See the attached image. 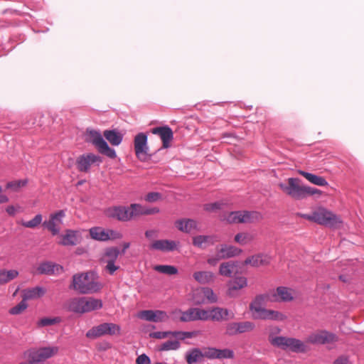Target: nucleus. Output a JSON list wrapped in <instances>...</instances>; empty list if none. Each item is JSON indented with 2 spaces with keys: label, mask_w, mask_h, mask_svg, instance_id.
I'll return each mask as SVG.
<instances>
[{
  "label": "nucleus",
  "mask_w": 364,
  "mask_h": 364,
  "mask_svg": "<svg viewBox=\"0 0 364 364\" xmlns=\"http://www.w3.org/2000/svg\"><path fill=\"white\" fill-rule=\"evenodd\" d=\"M69 287L81 294H88L98 292L103 287V284L99 282L95 272H87L74 274Z\"/></svg>",
  "instance_id": "1"
},
{
  "label": "nucleus",
  "mask_w": 364,
  "mask_h": 364,
  "mask_svg": "<svg viewBox=\"0 0 364 364\" xmlns=\"http://www.w3.org/2000/svg\"><path fill=\"white\" fill-rule=\"evenodd\" d=\"M300 216L319 225L332 228H337L342 223L340 217L323 208H318L311 214H300Z\"/></svg>",
  "instance_id": "2"
},
{
  "label": "nucleus",
  "mask_w": 364,
  "mask_h": 364,
  "mask_svg": "<svg viewBox=\"0 0 364 364\" xmlns=\"http://www.w3.org/2000/svg\"><path fill=\"white\" fill-rule=\"evenodd\" d=\"M270 343L276 347L283 350H289L294 353H305L308 350L306 341L294 338H288L284 336H276L269 338Z\"/></svg>",
  "instance_id": "3"
},
{
  "label": "nucleus",
  "mask_w": 364,
  "mask_h": 364,
  "mask_svg": "<svg viewBox=\"0 0 364 364\" xmlns=\"http://www.w3.org/2000/svg\"><path fill=\"white\" fill-rule=\"evenodd\" d=\"M85 141L92 143L100 154L110 159L116 158L115 151L108 146L99 132L87 129L85 132Z\"/></svg>",
  "instance_id": "4"
},
{
  "label": "nucleus",
  "mask_w": 364,
  "mask_h": 364,
  "mask_svg": "<svg viewBox=\"0 0 364 364\" xmlns=\"http://www.w3.org/2000/svg\"><path fill=\"white\" fill-rule=\"evenodd\" d=\"M120 255V251L117 247H109L104 250L100 257V262L104 266V270L110 275H113L120 267L117 264V260Z\"/></svg>",
  "instance_id": "5"
},
{
  "label": "nucleus",
  "mask_w": 364,
  "mask_h": 364,
  "mask_svg": "<svg viewBox=\"0 0 364 364\" xmlns=\"http://www.w3.org/2000/svg\"><path fill=\"white\" fill-rule=\"evenodd\" d=\"M280 190L294 200L304 198V186L300 185V179L297 178H289L285 183H278Z\"/></svg>",
  "instance_id": "6"
},
{
  "label": "nucleus",
  "mask_w": 364,
  "mask_h": 364,
  "mask_svg": "<svg viewBox=\"0 0 364 364\" xmlns=\"http://www.w3.org/2000/svg\"><path fill=\"white\" fill-rule=\"evenodd\" d=\"M120 334V326L113 323H104L93 327L86 333L88 338H97L105 335L114 336Z\"/></svg>",
  "instance_id": "7"
},
{
  "label": "nucleus",
  "mask_w": 364,
  "mask_h": 364,
  "mask_svg": "<svg viewBox=\"0 0 364 364\" xmlns=\"http://www.w3.org/2000/svg\"><path fill=\"white\" fill-rule=\"evenodd\" d=\"M59 351L58 346H46L33 349L28 351V357L33 362H41L57 355Z\"/></svg>",
  "instance_id": "8"
},
{
  "label": "nucleus",
  "mask_w": 364,
  "mask_h": 364,
  "mask_svg": "<svg viewBox=\"0 0 364 364\" xmlns=\"http://www.w3.org/2000/svg\"><path fill=\"white\" fill-rule=\"evenodd\" d=\"M338 341L337 336L326 331H318L311 333L306 338V343L321 345L333 343Z\"/></svg>",
  "instance_id": "9"
},
{
  "label": "nucleus",
  "mask_w": 364,
  "mask_h": 364,
  "mask_svg": "<svg viewBox=\"0 0 364 364\" xmlns=\"http://www.w3.org/2000/svg\"><path fill=\"white\" fill-rule=\"evenodd\" d=\"M136 156L141 161H146L149 159L148 154L147 136L144 133L136 134L134 140Z\"/></svg>",
  "instance_id": "10"
},
{
  "label": "nucleus",
  "mask_w": 364,
  "mask_h": 364,
  "mask_svg": "<svg viewBox=\"0 0 364 364\" xmlns=\"http://www.w3.org/2000/svg\"><path fill=\"white\" fill-rule=\"evenodd\" d=\"M271 301L290 302L296 297V291L286 287H279L269 291Z\"/></svg>",
  "instance_id": "11"
},
{
  "label": "nucleus",
  "mask_w": 364,
  "mask_h": 364,
  "mask_svg": "<svg viewBox=\"0 0 364 364\" xmlns=\"http://www.w3.org/2000/svg\"><path fill=\"white\" fill-rule=\"evenodd\" d=\"M226 294L230 298L239 296V291L247 287V279L243 276L236 277L227 282Z\"/></svg>",
  "instance_id": "12"
},
{
  "label": "nucleus",
  "mask_w": 364,
  "mask_h": 364,
  "mask_svg": "<svg viewBox=\"0 0 364 364\" xmlns=\"http://www.w3.org/2000/svg\"><path fill=\"white\" fill-rule=\"evenodd\" d=\"M102 161V158L100 156L90 153L79 156L77 159L76 165L79 171L87 172L92 164H99Z\"/></svg>",
  "instance_id": "13"
},
{
  "label": "nucleus",
  "mask_w": 364,
  "mask_h": 364,
  "mask_svg": "<svg viewBox=\"0 0 364 364\" xmlns=\"http://www.w3.org/2000/svg\"><path fill=\"white\" fill-rule=\"evenodd\" d=\"M65 214L64 210H59L55 213L51 214L50 219L45 221L43 225L46 227L53 235H58L63 224V218Z\"/></svg>",
  "instance_id": "14"
},
{
  "label": "nucleus",
  "mask_w": 364,
  "mask_h": 364,
  "mask_svg": "<svg viewBox=\"0 0 364 364\" xmlns=\"http://www.w3.org/2000/svg\"><path fill=\"white\" fill-rule=\"evenodd\" d=\"M218 301V297L215 294L212 289L209 287H203L198 289L194 294V302L196 304H201L205 303H215Z\"/></svg>",
  "instance_id": "15"
},
{
  "label": "nucleus",
  "mask_w": 364,
  "mask_h": 364,
  "mask_svg": "<svg viewBox=\"0 0 364 364\" xmlns=\"http://www.w3.org/2000/svg\"><path fill=\"white\" fill-rule=\"evenodd\" d=\"M153 134L159 135L162 141V147L167 149L171 146V141L173 139L172 129L168 126L158 127L151 130Z\"/></svg>",
  "instance_id": "16"
},
{
  "label": "nucleus",
  "mask_w": 364,
  "mask_h": 364,
  "mask_svg": "<svg viewBox=\"0 0 364 364\" xmlns=\"http://www.w3.org/2000/svg\"><path fill=\"white\" fill-rule=\"evenodd\" d=\"M137 317L139 318L152 321V322H161L165 321L168 316L166 313L163 311H153V310H144L138 313Z\"/></svg>",
  "instance_id": "17"
},
{
  "label": "nucleus",
  "mask_w": 364,
  "mask_h": 364,
  "mask_svg": "<svg viewBox=\"0 0 364 364\" xmlns=\"http://www.w3.org/2000/svg\"><path fill=\"white\" fill-rule=\"evenodd\" d=\"M180 242L169 240H154L149 248L151 250H159L162 252H171L177 249Z\"/></svg>",
  "instance_id": "18"
},
{
  "label": "nucleus",
  "mask_w": 364,
  "mask_h": 364,
  "mask_svg": "<svg viewBox=\"0 0 364 364\" xmlns=\"http://www.w3.org/2000/svg\"><path fill=\"white\" fill-rule=\"evenodd\" d=\"M267 301H271L269 292L257 296L250 303V309L252 312L254 318H255V315H259L263 311L264 309L263 306Z\"/></svg>",
  "instance_id": "19"
},
{
  "label": "nucleus",
  "mask_w": 364,
  "mask_h": 364,
  "mask_svg": "<svg viewBox=\"0 0 364 364\" xmlns=\"http://www.w3.org/2000/svg\"><path fill=\"white\" fill-rule=\"evenodd\" d=\"M234 314L230 315L228 309L221 307H213L209 309V320L213 321H226L228 318H233Z\"/></svg>",
  "instance_id": "20"
},
{
  "label": "nucleus",
  "mask_w": 364,
  "mask_h": 364,
  "mask_svg": "<svg viewBox=\"0 0 364 364\" xmlns=\"http://www.w3.org/2000/svg\"><path fill=\"white\" fill-rule=\"evenodd\" d=\"M271 258L269 256L264 254H257L247 257L244 262V265H250L252 267H258L260 266H266L270 263Z\"/></svg>",
  "instance_id": "21"
},
{
  "label": "nucleus",
  "mask_w": 364,
  "mask_h": 364,
  "mask_svg": "<svg viewBox=\"0 0 364 364\" xmlns=\"http://www.w3.org/2000/svg\"><path fill=\"white\" fill-rule=\"evenodd\" d=\"M255 318L283 321L287 318V316L281 311L264 308L259 315H255Z\"/></svg>",
  "instance_id": "22"
},
{
  "label": "nucleus",
  "mask_w": 364,
  "mask_h": 364,
  "mask_svg": "<svg viewBox=\"0 0 364 364\" xmlns=\"http://www.w3.org/2000/svg\"><path fill=\"white\" fill-rule=\"evenodd\" d=\"M107 215L118 220L128 221L130 220V213L128 207L118 206L109 208L107 210Z\"/></svg>",
  "instance_id": "23"
},
{
  "label": "nucleus",
  "mask_w": 364,
  "mask_h": 364,
  "mask_svg": "<svg viewBox=\"0 0 364 364\" xmlns=\"http://www.w3.org/2000/svg\"><path fill=\"white\" fill-rule=\"evenodd\" d=\"M239 262L237 261L224 262L220 264L219 274L225 277H232L238 273Z\"/></svg>",
  "instance_id": "24"
},
{
  "label": "nucleus",
  "mask_w": 364,
  "mask_h": 364,
  "mask_svg": "<svg viewBox=\"0 0 364 364\" xmlns=\"http://www.w3.org/2000/svg\"><path fill=\"white\" fill-rule=\"evenodd\" d=\"M216 251L220 254L223 259L240 255L242 250L235 246L222 244L216 247Z\"/></svg>",
  "instance_id": "25"
},
{
  "label": "nucleus",
  "mask_w": 364,
  "mask_h": 364,
  "mask_svg": "<svg viewBox=\"0 0 364 364\" xmlns=\"http://www.w3.org/2000/svg\"><path fill=\"white\" fill-rule=\"evenodd\" d=\"M216 241V237L213 235H199L192 238V244L195 247L203 250L210 245H213Z\"/></svg>",
  "instance_id": "26"
},
{
  "label": "nucleus",
  "mask_w": 364,
  "mask_h": 364,
  "mask_svg": "<svg viewBox=\"0 0 364 364\" xmlns=\"http://www.w3.org/2000/svg\"><path fill=\"white\" fill-rule=\"evenodd\" d=\"M176 228L181 232L191 233L193 230H198V223L193 219H182L176 222Z\"/></svg>",
  "instance_id": "27"
},
{
  "label": "nucleus",
  "mask_w": 364,
  "mask_h": 364,
  "mask_svg": "<svg viewBox=\"0 0 364 364\" xmlns=\"http://www.w3.org/2000/svg\"><path fill=\"white\" fill-rule=\"evenodd\" d=\"M60 241L58 244L63 246H74L79 242L77 232L71 230H67L64 235L60 236Z\"/></svg>",
  "instance_id": "28"
},
{
  "label": "nucleus",
  "mask_w": 364,
  "mask_h": 364,
  "mask_svg": "<svg viewBox=\"0 0 364 364\" xmlns=\"http://www.w3.org/2000/svg\"><path fill=\"white\" fill-rule=\"evenodd\" d=\"M193 279L200 284H208L213 282L215 275L210 271H197L193 274Z\"/></svg>",
  "instance_id": "29"
},
{
  "label": "nucleus",
  "mask_w": 364,
  "mask_h": 364,
  "mask_svg": "<svg viewBox=\"0 0 364 364\" xmlns=\"http://www.w3.org/2000/svg\"><path fill=\"white\" fill-rule=\"evenodd\" d=\"M83 314L92 311L97 310L102 308V302L100 299L92 297H82Z\"/></svg>",
  "instance_id": "30"
},
{
  "label": "nucleus",
  "mask_w": 364,
  "mask_h": 364,
  "mask_svg": "<svg viewBox=\"0 0 364 364\" xmlns=\"http://www.w3.org/2000/svg\"><path fill=\"white\" fill-rule=\"evenodd\" d=\"M242 210H238L223 213L220 215V218L221 221L225 222L228 224H238L242 223Z\"/></svg>",
  "instance_id": "31"
},
{
  "label": "nucleus",
  "mask_w": 364,
  "mask_h": 364,
  "mask_svg": "<svg viewBox=\"0 0 364 364\" xmlns=\"http://www.w3.org/2000/svg\"><path fill=\"white\" fill-rule=\"evenodd\" d=\"M45 293L46 290L40 287L26 289L22 291V299L26 301L35 299L43 296Z\"/></svg>",
  "instance_id": "32"
},
{
  "label": "nucleus",
  "mask_w": 364,
  "mask_h": 364,
  "mask_svg": "<svg viewBox=\"0 0 364 364\" xmlns=\"http://www.w3.org/2000/svg\"><path fill=\"white\" fill-rule=\"evenodd\" d=\"M242 223H254L263 219L262 215L257 211L242 210Z\"/></svg>",
  "instance_id": "33"
},
{
  "label": "nucleus",
  "mask_w": 364,
  "mask_h": 364,
  "mask_svg": "<svg viewBox=\"0 0 364 364\" xmlns=\"http://www.w3.org/2000/svg\"><path fill=\"white\" fill-rule=\"evenodd\" d=\"M299 173L313 184L319 186H326L328 184L326 178L322 176L314 175L304 171H299Z\"/></svg>",
  "instance_id": "34"
},
{
  "label": "nucleus",
  "mask_w": 364,
  "mask_h": 364,
  "mask_svg": "<svg viewBox=\"0 0 364 364\" xmlns=\"http://www.w3.org/2000/svg\"><path fill=\"white\" fill-rule=\"evenodd\" d=\"M82 298H73L65 303L66 308L73 312L83 314Z\"/></svg>",
  "instance_id": "35"
},
{
  "label": "nucleus",
  "mask_w": 364,
  "mask_h": 364,
  "mask_svg": "<svg viewBox=\"0 0 364 364\" xmlns=\"http://www.w3.org/2000/svg\"><path fill=\"white\" fill-rule=\"evenodd\" d=\"M18 271L16 269H0V285L5 284L14 280L18 276Z\"/></svg>",
  "instance_id": "36"
},
{
  "label": "nucleus",
  "mask_w": 364,
  "mask_h": 364,
  "mask_svg": "<svg viewBox=\"0 0 364 364\" xmlns=\"http://www.w3.org/2000/svg\"><path fill=\"white\" fill-rule=\"evenodd\" d=\"M103 135L113 146L119 145L122 141V134L114 130H105Z\"/></svg>",
  "instance_id": "37"
},
{
  "label": "nucleus",
  "mask_w": 364,
  "mask_h": 364,
  "mask_svg": "<svg viewBox=\"0 0 364 364\" xmlns=\"http://www.w3.org/2000/svg\"><path fill=\"white\" fill-rule=\"evenodd\" d=\"M174 314L180 315L179 321L181 322L196 321V308H191L186 311L176 309Z\"/></svg>",
  "instance_id": "38"
},
{
  "label": "nucleus",
  "mask_w": 364,
  "mask_h": 364,
  "mask_svg": "<svg viewBox=\"0 0 364 364\" xmlns=\"http://www.w3.org/2000/svg\"><path fill=\"white\" fill-rule=\"evenodd\" d=\"M90 235L92 239L96 240H107V229L102 228L101 227H95L90 229Z\"/></svg>",
  "instance_id": "39"
},
{
  "label": "nucleus",
  "mask_w": 364,
  "mask_h": 364,
  "mask_svg": "<svg viewBox=\"0 0 364 364\" xmlns=\"http://www.w3.org/2000/svg\"><path fill=\"white\" fill-rule=\"evenodd\" d=\"M59 269H62V267L56 264H54L50 262H47L42 263L38 270L41 274H54L55 271H58Z\"/></svg>",
  "instance_id": "40"
},
{
  "label": "nucleus",
  "mask_w": 364,
  "mask_h": 364,
  "mask_svg": "<svg viewBox=\"0 0 364 364\" xmlns=\"http://www.w3.org/2000/svg\"><path fill=\"white\" fill-rule=\"evenodd\" d=\"M180 342L177 339L169 340L157 346L156 349L159 351L176 350L180 348Z\"/></svg>",
  "instance_id": "41"
},
{
  "label": "nucleus",
  "mask_w": 364,
  "mask_h": 364,
  "mask_svg": "<svg viewBox=\"0 0 364 364\" xmlns=\"http://www.w3.org/2000/svg\"><path fill=\"white\" fill-rule=\"evenodd\" d=\"M203 357H204L203 352L198 348H193L187 353L186 358L188 364H193L198 362Z\"/></svg>",
  "instance_id": "42"
},
{
  "label": "nucleus",
  "mask_w": 364,
  "mask_h": 364,
  "mask_svg": "<svg viewBox=\"0 0 364 364\" xmlns=\"http://www.w3.org/2000/svg\"><path fill=\"white\" fill-rule=\"evenodd\" d=\"M254 240V236L248 232H240L235 235L234 240L240 245H245Z\"/></svg>",
  "instance_id": "43"
},
{
  "label": "nucleus",
  "mask_w": 364,
  "mask_h": 364,
  "mask_svg": "<svg viewBox=\"0 0 364 364\" xmlns=\"http://www.w3.org/2000/svg\"><path fill=\"white\" fill-rule=\"evenodd\" d=\"M27 183V179L12 181L6 183V188L13 192H18L22 188L25 187Z\"/></svg>",
  "instance_id": "44"
},
{
  "label": "nucleus",
  "mask_w": 364,
  "mask_h": 364,
  "mask_svg": "<svg viewBox=\"0 0 364 364\" xmlns=\"http://www.w3.org/2000/svg\"><path fill=\"white\" fill-rule=\"evenodd\" d=\"M154 269L167 275H173L178 273L177 268L172 265H156L154 267Z\"/></svg>",
  "instance_id": "45"
},
{
  "label": "nucleus",
  "mask_w": 364,
  "mask_h": 364,
  "mask_svg": "<svg viewBox=\"0 0 364 364\" xmlns=\"http://www.w3.org/2000/svg\"><path fill=\"white\" fill-rule=\"evenodd\" d=\"M255 325L251 321L237 322V334L250 332L254 330Z\"/></svg>",
  "instance_id": "46"
},
{
  "label": "nucleus",
  "mask_w": 364,
  "mask_h": 364,
  "mask_svg": "<svg viewBox=\"0 0 364 364\" xmlns=\"http://www.w3.org/2000/svg\"><path fill=\"white\" fill-rule=\"evenodd\" d=\"M42 220V215L41 214H38L29 221H21V224L25 228H35L41 223Z\"/></svg>",
  "instance_id": "47"
},
{
  "label": "nucleus",
  "mask_w": 364,
  "mask_h": 364,
  "mask_svg": "<svg viewBox=\"0 0 364 364\" xmlns=\"http://www.w3.org/2000/svg\"><path fill=\"white\" fill-rule=\"evenodd\" d=\"M128 208L130 213V220L143 215V206L139 204L134 203Z\"/></svg>",
  "instance_id": "48"
},
{
  "label": "nucleus",
  "mask_w": 364,
  "mask_h": 364,
  "mask_svg": "<svg viewBox=\"0 0 364 364\" xmlns=\"http://www.w3.org/2000/svg\"><path fill=\"white\" fill-rule=\"evenodd\" d=\"M237 334V322H230L226 323L225 327V335L233 336Z\"/></svg>",
  "instance_id": "49"
},
{
  "label": "nucleus",
  "mask_w": 364,
  "mask_h": 364,
  "mask_svg": "<svg viewBox=\"0 0 364 364\" xmlns=\"http://www.w3.org/2000/svg\"><path fill=\"white\" fill-rule=\"evenodd\" d=\"M60 321L58 318H43L40 319L37 323L38 327H44L54 325Z\"/></svg>",
  "instance_id": "50"
},
{
  "label": "nucleus",
  "mask_w": 364,
  "mask_h": 364,
  "mask_svg": "<svg viewBox=\"0 0 364 364\" xmlns=\"http://www.w3.org/2000/svg\"><path fill=\"white\" fill-rule=\"evenodd\" d=\"M27 306L28 305L26 303V300H23V299L19 304L9 310V313L13 315L19 314L22 313L25 309H26Z\"/></svg>",
  "instance_id": "51"
},
{
  "label": "nucleus",
  "mask_w": 364,
  "mask_h": 364,
  "mask_svg": "<svg viewBox=\"0 0 364 364\" xmlns=\"http://www.w3.org/2000/svg\"><path fill=\"white\" fill-rule=\"evenodd\" d=\"M196 321H208L209 320V309H204L200 308H196Z\"/></svg>",
  "instance_id": "52"
},
{
  "label": "nucleus",
  "mask_w": 364,
  "mask_h": 364,
  "mask_svg": "<svg viewBox=\"0 0 364 364\" xmlns=\"http://www.w3.org/2000/svg\"><path fill=\"white\" fill-rule=\"evenodd\" d=\"M234 352L229 348L218 349V359L233 358Z\"/></svg>",
  "instance_id": "53"
},
{
  "label": "nucleus",
  "mask_w": 364,
  "mask_h": 364,
  "mask_svg": "<svg viewBox=\"0 0 364 364\" xmlns=\"http://www.w3.org/2000/svg\"><path fill=\"white\" fill-rule=\"evenodd\" d=\"M217 353L218 348H207L203 350L204 358L208 359H218Z\"/></svg>",
  "instance_id": "54"
},
{
  "label": "nucleus",
  "mask_w": 364,
  "mask_h": 364,
  "mask_svg": "<svg viewBox=\"0 0 364 364\" xmlns=\"http://www.w3.org/2000/svg\"><path fill=\"white\" fill-rule=\"evenodd\" d=\"M173 331H157L149 334V336L156 339H164L170 336H173Z\"/></svg>",
  "instance_id": "55"
},
{
  "label": "nucleus",
  "mask_w": 364,
  "mask_h": 364,
  "mask_svg": "<svg viewBox=\"0 0 364 364\" xmlns=\"http://www.w3.org/2000/svg\"><path fill=\"white\" fill-rule=\"evenodd\" d=\"M107 240H114L122 238V234L117 230L107 229Z\"/></svg>",
  "instance_id": "56"
},
{
  "label": "nucleus",
  "mask_w": 364,
  "mask_h": 364,
  "mask_svg": "<svg viewBox=\"0 0 364 364\" xmlns=\"http://www.w3.org/2000/svg\"><path fill=\"white\" fill-rule=\"evenodd\" d=\"M193 336V332H184V331H173V336L176 339L183 340L185 338H192Z\"/></svg>",
  "instance_id": "57"
},
{
  "label": "nucleus",
  "mask_w": 364,
  "mask_h": 364,
  "mask_svg": "<svg viewBox=\"0 0 364 364\" xmlns=\"http://www.w3.org/2000/svg\"><path fill=\"white\" fill-rule=\"evenodd\" d=\"M321 191L317 188L304 186V198L309 196L317 195L319 196L321 195Z\"/></svg>",
  "instance_id": "58"
},
{
  "label": "nucleus",
  "mask_w": 364,
  "mask_h": 364,
  "mask_svg": "<svg viewBox=\"0 0 364 364\" xmlns=\"http://www.w3.org/2000/svg\"><path fill=\"white\" fill-rule=\"evenodd\" d=\"M161 199V195L158 192L149 193L145 198V200L148 202H156Z\"/></svg>",
  "instance_id": "59"
},
{
  "label": "nucleus",
  "mask_w": 364,
  "mask_h": 364,
  "mask_svg": "<svg viewBox=\"0 0 364 364\" xmlns=\"http://www.w3.org/2000/svg\"><path fill=\"white\" fill-rule=\"evenodd\" d=\"M221 208V203H207L203 205V209L208 212H215L217 210Z\"/></svg>",
  "instance_id": "60"
},
{
  "label": "nucleus",
  "mask_w": 364,
  "mask_h": 364,
  "mask_svg": "<svg viewBox=\"0 0 364 364\" xmlns=\"http://www.w3.org/2000/svg\"><path fill=\"white\" fill-rule=\"evenodd\" d=\"M150 358L146 354H141L136 360V364H150Z\"/></svg>",
  "instance_id": "61"
},
{
  "label": "nucleus",
  "mask_w": 364,
  "mask_h": 364,
  "mask_svg": "<svg viewBox=\"0 0 364 364\" xmlns=\"http://www.w3.org/2000/svg\"><path fill=\"white\" fill-rule=\"evenodd\" d=\"M220 259H223L220 257V254L217 252L216 255L215 257H210L207 259V263L211 266H215Z\"/></svg>",
  "instance_id": "62"
},
{
  "label": "nucleus",
  "mask_w": 364,
  "mask_h": 364,
  "mask_svg": "<svg viewBox=\"0 0 364 364\" xmlns=\"http://www.w3.org/2000/svg\"><path fill=\"white\" fill-rule=\"evenodd\" d=\"M145 236L149 238H153L157 236V232L154 230H147L145 232Z\"/></svg>",
  "instance_id": "63"
},
{
  "label": "nucleus",
  "mask_w": 364,
  "mask_h": 364,
  "mask_svg": "<svg viewBox=\"0 0 364 364\" xmlns=\"http://www.w3.org/2000/svg\"><path fill=\"white\" fill-rule=\"evenodd\" d=\"M348 358L344 356L339 357L334 361V364H347Z\"/></svg>",
  "instance_id": "64"
}]
</instances>
